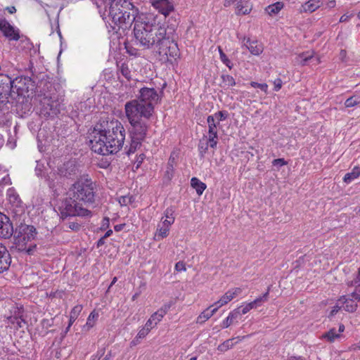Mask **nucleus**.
<instances>
[{"label": "nucleus", "instance_id": "393cba45", "mask_svg": "<svg viewBox=\"0 0 360 360\" xmlns=\"http://www.w3.org/2000/svg\"><path fill=\"white\" fill-rule=\"evenodd\" d=\"M359 176H360V167L356 166L350 172H348L345 175L343 181L346 184H349Z\"/></svg>", "mask_w": 360, "mask_h": 360}, {"label": "nucleus", "instance_id": "69168bd1", "mask_svg": "<svg viewBox=\"0 0 360 360\" xmlns=\"http://www.w3.org/2000/svg\"><path fill=\"white\" fill-rule=\"evenodd\" d=\"M124 226H125V224H117L114 226V229L115 231L118 232V231H122Z\"/></svg>", "mask_w": 360, "mask_h": 360}, {"label": "nucleus", "instance_id": "680f3d73", "mask_svg": "<svg viewBox=\"0 0 360 360\" xmlns=\"http://www.w3.org/2000/svg\"><path fill=\"white\" fill-rule=\"evenodd\" d=\"M274 84H275L274 90L276 91L280 90L281 88V86H282L281 80L280 79H276L274 82Z\"/></svg>", "mask_w": 360, "mask_h": 360}, {"label": "nucleus", "instance_id": "7ed1b4c3", "mask_svg": "<svg viewBox=\"0 0 360 360\" xmlns=\"http://www.w3.org/2000/svg\"><path fill=\"white\" fill-rule=\"evenodd\" d=\"M125 129L117 120L97 123L89 133V146L98 154H115L123 147Z\"/></svg>", "mask_w": 360, "mask_h": 360}, {"label": "nucleus", "instance_id": "ea45409f", "mask_svg": "<svg viewBox=\"0 0 360 360\" xmlns=\"http://www.w3.org/2000/svg\"><path fill=\"white\" fill-rule=\"evenodd\" d=\"M98 317V314L93 311L89 314L87 321H86V326H88L89 328H91L94 326L95 323V320L97 319Z\"/></svg>", "mask_w": 360, "mask_h": 360}, {"label": "nucleus", "instance_id": "9b49d317", "mask_svg": "<svg viewBox=\"0 0 360 360\" xmlns=\"http://www.w3.org/2000/svg\"><path fill=\"white\" fill-rule=\"evenodd\" d=\"M13 80L6 75L0 74V103L8 102V97L13 92Z\"/></svg>", "mask_w": 360, "mask_h": 360}, {"label": "nucleus", "instance_id": "a18cd8bd", "mask_svg": "<svg viewBox=\"0 0 360 360\" xmlns=\"http://www.w3.org/2000/svg\"><path fill=\"white\" fill-rule=\"evenodd\" d=\"M121 205H127L128 204H131L133 202L132 196H122L119 200Z\"/></svg>", "mask_w": 360, "mask_h": 360}, {"label": "nucleus", "instance_id": "6ab92c4d", "mask_svg": "<svg viewBox=\"0 0 360 360\" xmlns=\"http://www.w3.org/2000/svg\"><path fill=\"white\" fill-rule=\"evenodd\" d=\"M214 307V304L211 305L208 308H207L205 310H204L198 317L197 319V323H203L207 320H208L210 318H211L218 310V307H214L211 309L212 307Z\"/></svg>", "mask_w": 360, "mask_h": 360}, {"label": "nucleus", "instance_id": "4468645a", "mask_svg": "<svg viewBox=\"0 0 360 360\" xmlns=\"http://www.w3.org/2000/svg\"><path fill=\"white\" fill-rule=\"evenodd\" d=\"M0 31L10 41H18L20 37L19 30L15 29L5 18H0Z\"/></svg>", "mask_w": 360, "mask_h": 360}, {"label": "nucleus", "instance_id": "79ce46f5", "mask_svg": "<svg viewBox=\"0 0 360 360\" xmlns=\"http://www.w3.org/2000/svg\"><path fill=\"white\" fill-rule=\"evenodd\" d=\"M82 309V305L78 304L75 306L70 311V315L72 316V318H77L79 314L81 313Z\"/></svg>", "mask_w": 360, "mask_h": 360}, {"label": "nucleus", "instance_id": "a19ab883", "mask_svg": "<svg viewBox=\"0 0 360 360\" xmlns=\"http://www.w3.org/2000/svg\"><path fill=\"white\" fill-rule=\"evenodd\" d=\"M250 85L254 88L260 89L264 92H266L268 89V85L266 83H258L256 82H251Z\"/></svg>", "mask_w": 360, "mask_h": 360}, {"label": "nucleus", "instance_id": "e433bc0d", "mask_svg": "<svg viewBox=\"0 0 360 360\" xmlns=\"http://www.w3.org/2000/svg\"><path fill=\"white\" fill-rule=\"evenodd\" d=\"M269 289L270 288L269 287L267 291L265 293H264L262 296H259V297L254 300V302L256 304L257 307L261 306L262 303L268 300Z\"/></svg>", "mask_w": 360, "mask_h": 360}, {"label": "nucleus", "instance_id": "864d4df0", "mask_svg": "<svg viewBox=\"0 0 360 360\" xmlns=\"http://www.w3.org/2000/svg\"><path fill=\"white\" fill-rule=\"evenodd\" d=\"M11 184V179L8 176H4L0 181V188H4V186Z\"/></svg>", "mask_w": 360, "mask_h": 360}, {"label": "nucleus", "instance_id": "bf43d9fd", "mask_svg": "<svg viewBox=\"0 0 360 360\" xmlns=\"http://www.w3.org/2000/svg\"><path fill=\"white\" fill-rule=\"evenodd\" d=\"M352 15L344 14L340 18V22H345L349 21V20L352 18Z\"/></svg>", "mask_w": 360, "mask_h": 360}, {"label": "nucleus", "instance_id": "c85d7f7f", "mask_svg": "<svg viewBox=\"0 0 360 360\" xmlns=\"http://www.w3.org/2000/svg\"><path fill=\"white\" fill-rule=\"evenodd\" d=\"M283 3L281 1L276 2L266 8V11L270 15H276L283 8Z\"/></svg>", "mask_w": 360, "mask_h": 360}, {"label": "nucleus", "instance_id": "0eeeda50", "mask_svg": "<svg viewBox=\"0 0 360 360\" xmlns=\"http://www.w3.org/2000/svg\"><path fill=\"white\" fill-rule=\"evenodd\" d=\"M179 18H177V15L171 16L168 19V23L169 25L167 26V27H165L164 25H161L159 22H158L156 20V23H158L160 26L163 27L167 32H171L172 39L173 44H174V46H176V55L174 54L173 56H172V53H171V55H169L170 51H168V53L167 52L165 53V54H162V53H160L158 51V50H157L155 49H147L148 50H153V51L157 53L160 56H161L162 59H165V60H169L172 58H174L175 59L176 57H178L179 56V49L177 43L176 41L175 30H176V28L177 27V26L179 25Z\"/></svg>", "mask_w": 360, "mask_h": 360}, {"label": "nucleus", "instance_id": "f3484780", "mask_svg": "<svg viewBox=\"0 0 360 360\" xmlns=\"http://www.w3.org/2000/svg\"><path fill=\"white\" fill-rule=\"evenodd\" d=\"M242 290L240 288H236L234 289L229 290L217 302L214 304V306L216 305V307H218L219 309V307L232 300L235 297L240 294Z\"/></svg>", "mask_w": 360, "mask_h": 360}, {"label": "nucleus", "instance_id": "6e6d98bb", "mask_svg": "<svg viewBox=\"0 0 360 360\" xmlns=\"http://www.w3.org/2000/svg\"><path fill=\"white\" fill-rule=\"evenodd\" d=\"M175 165H176L175 158L173 157L172 155H171L169 158V160H168V162H167V167L174 168Z\"/></svg>", "mask_w": 360, "mask_h": 360}, {"label": "nucleus", "instance_id": "603ef678", "mask_svg": "<svg viewBox=\"0 0 360 360\" xmlns=\"http://www.w3.org/2000/svg\"><path fill=\"white\" fill-rule=\"evenodd\" d=\"M175 269L177 271H186V265L185 263L182 261L178 262L175 265Z\"/></svg>", "mask_w": 360, "mask_h": 360}, {"label": "nucleus", "instance_id": "2eb2a0df", "mask_svg": "<svg viewBox=\"0 0 360 360\" xmlns=\"http://www.w3.org/2000/svg\"><path fill=\"white\" fill-rule=\"evenodd\" d=\"M151 5L165 15V18L174 11V7L172 2L169 0H150Z\"/></svg>", "mask_w": 360, "mask_h": 360}, {"label": "nucleus", "instance_id": "1a4fd4ad", "mask_svg": "<svg viewBox=\"0 0 360 360\" xmlns=\"http://www.w3.org/2000/svg\"><path fill=\"white\" fill-rule=\"evenodd\" d=\"M13 80V92L16 90V94L19 96L32 94L36 88L35 82L30 77H17Z\"/></svg>", "mask_w": 360, "mask_h": 360}, {"label": "nucleus", "instance_id": "c756f323", "mask_svg": "<svg viewBox=\"0 0 360 360\" xmlns=\"http://www.w3.org/2000/svg\"><path fill=\"white\" fill-rule=\"evenodd\" d=\"M222 80V85L224 88L229 89L231 86H233L236 85L235 79L229 75L222 74L221 76Z\"/></svg>", "mask_w": 360, "mask_h": 360}, {"label": "nucleus", "instance_id": "cd10ccee", "mask_svg": "<svg viewBox=\"0 0 360 360\" xmlns=\"http://www.w3.org/2000/svg\"><path fill=\"white\" fill-rule=\"evenodd\" d=\"M174 214V210L172 207H167L164 212V217H165V219L162 223L171 226L174 222L175 219Z\"/></svg>", "mask_w": 360, "mask_h": 360}, {"label": "nucleus", "instance_id": "ddd939ff", "mask_svg": "<svg viewBox=\"0 0 360 360\" xmlns=\"http://www.w3.org/2000/svg\"><path fill=\"white\" fill-rule=\"evenodd\" d=\"M13 233L14 229L10 218L0 212V238L9 239Z\"/></svg>", "mask_w": 360, "mask_h": 360}, {"label": "nucleus", "instance_id": "bb28decb", "mask_svg": "<svg viewBox=\"0 0 360 360\" xmlns=\"http://www.w3.org/2000/svg\"><path fill=\"white\" fill-rule=\"evenodd\" d=\"M313 58V53L307 52H304L299 54L295 60L296 63L302 66L307 65V62Z\"/></svg>", "mask_w": 360, "mask_h": 360}, {"label": "nucleus", "instance_id": "58836bf2", "mask_svg": "<svg viewBox=\"0 0 360 360\" xmlns=\"http://www.w3.org/2000/svg\"><path fill=\"white\" fill-rule=\"evenodd\" d=\"M208 142H203L202 140L200 141L198 145V150L201 158H203L208 150Z\"/></svg>", "mask_w": 360, "mask_h": 360}, {"label": "nucleus", "instance_id": "7c9ffc66", "mask_svg": "<svg viewBox=\"0 0 360 360\" xmlns=\"http://www.w3.org/2000/svg\"><path fill=\"white\" fill-rule=\"evenodd\" d=\"M169 225L162 224V226L158 225L155 236L158 238V240L166 238L168 236L169 231Z\"/></svg>", "mask_w": 360, "mask_h": 360}, {"label": "nucleus", "instance_id": "a878e982", "mask_svg": "<svg viewBox=\"0 0 360 360\" xmlns=\"http://www.w3.org/2000/svg\"><path fill=\"white\" fill-rule=\"evenodd\" d=\"M239 312L235 309L229 313V316L224 320L221 328H226L229 327L234 321L239 318Z\"/></svg>", "mask_w": 360, "mask_h": 360}, {"label": "nucleus", "instance_id": "9d476101", "mask_svg": "<svg viewBox=\"0 0 360 360\" xmlns=\"http://www.w3.org/2000/svg\"><path fill=\"white\" fill-rule=\"evenodd\" d=\"M61 104L58 100L46 96L41 101L40 115L45 117H54L60 113Z\"/></svg>", "mask_w": 360, "mask_h": 360}, {"label": "nucleus", "instance_id": "5701e85b", "mask_svg": "<svg viewBox=\"0 0 360 360\" xmlns=\"http://www.w3.org/2000/svg\"><path fill=\"white\" fill-rule=\"evenodd\" d=\"M321 5L320 0H309L302 6L304 12L312 13L319 8Z\"/></svg>", "mask_w": 360, "mask_h": 360}, {"label": "nucleus", "instance_id": "774afa93", "mask_svg": "<svg viewBox=\"0 0 360 360\" xmlns=\"http://www.w3.org/2000/svg\"><path fill=\"white\" fill-rule=\"evenodd\" d=\"M6 10L11 14H13L16 12V8L15 6H8L6 8Z\"/></svg>", "mask_w": 360, "mask_h": 360}, {"label": "nucleus", "instance_id": "e2e57ef3", "mask_svg": "<svg viewBox=\"0 0 360 360\" xmlns=\"http://www.w3.org/2000/svg\"><path fill=\"white\" fill-rule=\"evenodd\" d=\"M110 225V220L108 217H104L103 220L102 229L108 228Z\"/></svg>", "mask_w": 360, "mask_h": 360}, {"label": "nucleus", "instance_id": "37998d69", "mask_svg": "<svg viewBox=\"0 0 360 360\" xmlns=\"http://www.w3.org/2000/svg\"><path fill=\"white\" fill-rule=\"evenodd\" d=\"M206 142H208V146L214 148L217 147L218 143V136L214 137L213 136H208V139Z\"/></svg>", "mask_w": 360, "mask_h": 360}, {"label": "nucleus", "instance_id": "a211bd4d", "mask_svg": "<svg viewBox=\"0 0 360 360\" xmlns=\"http://www.w3.org/2000/svg\"><path fill=\"white\" fill-rule=\"evenodd\" d=\"M246 41L244 43L243 46H245L252 55L259 56L263 52V46L257 40L252 41L250 38L246 39L244 37L243 41Z\"/></svg>", "mask_w": 360, "mask_h": 360}, {"label": "nucleus", "instance_id": "f257e3e1", "mask_svg": "<svg viewBox=\"0 0 360 360\" xmlns=\"http://www.w3.org/2000/svg\"><path fill=\"white\" fill-rule=\"evenodd\" d=\"M109 7L108 17L114 25L113 30H129L134 24V44L145 49H155L162 54L170 51L176 55V49L172 39L171 32L156 23V17L150 13H141L131 0Z\"/></svg>", "mask_w": 360, "mask_h": 360}, {"label": "nucleus", "instance_id": "c9c22d12", "mask_svg": "<svg viewBox=\"0 0 360 360\" xmlns=\"http://www.w3.org/2000/svg\"><path fill=\"white\" fill-rule=\"evenodd\" d=\"M149 333V330L146 328H142L138 333L135 338L131 342V345H136L139 343V340L144 338Z\"/></svg>", "mask_w": 360, "mask_h": 360}, {"label": "nucleus", "instance_id": "473e14b6", "mask_svg": "<svg viewBox=\"0 0 360 360\" xmlns=\"http://www.w3.org/2000/svg\"><path fill=\"white\" fill-rule=\"evenodd\" d=\"M7 196L10 202L16 206L20 202V198L13 188L7 191Z\"/></svg>", "mask_w": 360, "mask_h": 360}, {"label": "nucleus", "instance_id": "4be33fe9", "mask_svg": "<svg viewBox=\"0 0 360 360\" xmlns=\"http://www.w3.org/2000/svg\"><path fill=\"white\" fill-rule=\"evenodd\" d=\"M191 186L195 189L196 193L198 195H200L202 194L204 191L206 189L207 186L205 183L200 181L196 177H193L191 179Z\"/></svg>", "mask_w": 360, "mask_h": 360}, {"label": "nucleus", "instance_id": "20e7f679", "mask_svg": "<svg viewBox=\"0 0 360 360\" xmlns=\"http://www.w3.org/2000/svg\"><path fill=\"white\" fill-rule=\"evenodd\" d=\"M73 198L85 205H93L96 196V185L91 179H85L76 181L70 190Z\"/></svg>", "mask_w": 360, "mask_h": 360}, {"label": "nucleus", "instance_id": "423d86ee", "mask_svg": "<svg viewBox=\"0 0 360 360\" xmlns=\"http://www.w3.org/2000/svg\"><path fill=\"white\" fill-rule=\"evenodd\" d=\"M37 234L36 228L32 225L20 223L13 233V243L16 246L24 245L28 241L34 240Z\"/></svg>", "mask_w": 360, "mask_h": 360}, {"label": "nucleus", "instance_id": "f03ea898", "mask_svg": "<svg viewBox=\"0 0 360 360\" xmlns=\"http://www.w3.org/2000/svg\"><path fill=\"white\" fill-rule=\"evenodd\" d=\"M124 112L130 124L128 131L131 139L129 146H126L124 149L126 154L130 155L141 146L147 137L154 112L136 98L125 103Z\"/></svg>", "mask_w": 360, "mask_h": 360}, {"label": "nucleus", "instance_id": "412c9836", "mask_svg": "<svg viewBox=\"0 0 360 360\" xmlns=\"http://www.w3.org/2000/svg\"><path fill=\"white\" fill-rule=\"evenodd\" d=\"M208 124V136H213L217 137V126L219 124V122H216L214 116H208L207 118Z\"/></svg>", "mask_w": 360, "mask_h": 360}, {"label": "nucleus", "instance_id": "c03bdc74", "mask_svg": "<svg viewBox=\"0 0 360 360\" xmlns=\"http://www.w3.org/2000/svg\"><path fill=\"white\" fill-rule=\"evenodd\" d=\"M160 314H161L157 311L150 316V318L153 321L154 325H157L164 317V316H161Z\"/></svg>", "mask_w": 360, "mask_h": 360}, {"label": "nucleus", "instance_id": "49530a36", "mask_svg": "<svg viewBox=\"0 0 360 360\" xmlns=\"http://www.w3.org/2000/svg\"><path fill=\"white\" fill-rule=\"evenodd\" d=\"M220 60H221V62L226 66L228 67L230 70L232 69L233 65L232 63V62L229 59V58L226 56V55L225 54L224 56H221V57L220 58Z\"/></svg>", "mask_w": 360, "mask_h": 360}, {"label": "nucleus", "instance_id": "4d7b16f0", "mask_svg": "<svg viewBox=\"0 0 360 360\" xmlns=\"http://www.w3.org/2000/svg\"><path fill=\"white\" fill-rule=\"evenodd\" d=\"M156 325H154V322L150 318L146 323L144 328L148 329L149 331Z\"/></svg>", "mask_w": 360, "mask_h": 360}, {"label": "nucleus", "instance_id": "f704fd0d", "mask_svg": "<svg viewBox=\"0 0 360 360\" xmlns=\"http://www.w3.org/2000/svg\"><path fill=\"white\" fill-rule=\"evenodd\" d=\"M360 103V95H354L347 98L345 102L347 108H352Z\"/></svg>", "mask_w": 360, "mask_h": 360}, {"label": "nucleus", "instance_id": "b1692460", "mask_svg": "<svg viewBox=\"0 0 360 360\" xmlns=\"http://www.w3.org/2000/svg\"><path fill=\"white\" fill-rule=\"evenodd\" d=\"M240 340V339L239 337L226 340L218 346L217 349L221 352H226L228 349H231Z\"/></svg>", "mask_w": 360, "mask_h": 360}, {"label": "nucleus", "instance_id": "09e8293b", "mask_svg": "<svg viewBox=\"0 0 360 360\" xmlns=\"http://www.w3.org/2000/svg\"><path fill=\"white\" fill-rule=\"evenodd\" d=\"M13 323H16L18 328L22 327V323H25V321L21 316H14L13 320H11Z\"/></svg>", "mask_w": 360, "mask_h": 360}, {"label": "nucleus", "instance_id": "72a5a7b5", "mask_svg": "<svg viewBox=\"0 0 360 360\" xmlns=\"http://www.w3.org/2000/svg\"><path fill=\"white\" fill-rule=\"evenodd\" d=\"M340 333L336 332L335 328H332L327 333L323 335V338L326 339L328 341L333 342L336 338H340Z\"/></svg>", "mask_w": 360, "mask_h": 360}, {"label": "nucleus", "instance_id": "0e129e2a", "mask_svg": "<svg viewBox=\"0 0 360 360\" xmlns=\"http://www.w3.org/2000/svg\"><path fill=\"white\" fill-rule=\"evenodd\" d=\"M346 56H347V52L344 49H342L340 52V58L342 61L345 62V58H346Z\"/></svg>", "mask_w": 360, "mask_h": 360}, {"label": "nucleus", "instance_id": "5fc2aeb1", "mask_svg": "<svg viewBox=\"0 0 360 360\" xmlns=\"http://www.w3.org/2000/svg\"><path fill=\"white\" fill-rule=\"evenodd\" d=\"M121 72H122V75L124 76L126 78H129L130 71L127 66H124V65L122 66Z\"/></svg>", "mask_w": 360, "mask_h": 360}, {"label": "nucleus", "instance_id": "f8f14e48", "mask_svg": "<svg viewBox=\"0 0 360 360\" xmlns=\"http://www.w3.org/2000/svg\"><path fill=\"white\" fill-rule=\"evenodd\" d=\"M339 302L343 304L342 307L346 311L354 312L357 308V302H360V290L354 292L350 295L341 297Z\"/></svg>", "mask_w": 360, "mask_h": 360}, {"label": "nucleus", "instance_id": "4c0bfd02", "mask_svg": "<svg viewBox=\"0 0 360 360\" xmlns=\"http://www.w3.org/2000/svg\"><path fill=\"white\" fill-rule=\"evenodd\" d=\"M211 116H214V120H217L218 122H219L220 121L225 120L228 117L229 113L226 110H221L215 112L214 115H212Z\"/></svg>", "mask_w": 360, "mask_h": 360}, {"label": "nucleus", "instance_id": "2f4dec72", "mask_svg": "<svg viewBox=\"0 0 360 360\" xmlns=\"http://www.w3.org/2000/svg\"><path fill=\"white\" fill-rule=\"evenodd\" d=\"M174 168L166 167V170L162 177V183L164 185H168L170 184V181L174 176Z\"/></svg>", "mask_w": 360, "mask_h": 360}, {"label": "nucleus", "instance_id": "052dcab7", "mask_svg": "<svg viewBox=\"0 0 360 360\" xmlns=\"http://www.w3.org/2000/svg\"><path fill=\"white\" fill-rule=\"evenodd\" d=\"M69 228L74 231H77L80 228V225L78 223L76 222H72L69 224Z\"/></svg>", "mask_w": 360, "mask_h": 360}, {"label": "nucleus", "instance_id": "13d9d810", "mask_svg": "<svg viewBox=\"0 0 360 360\" xmlns=\"http://www.w3.org/2000/svg\"><path fill=\"white\" fill-rule=\"evenodd\" d=\"M340 308L341 307L338 306V304L335 305L330 312L329 317L335 316L339 311Z\"/></svg>", "mask_w": 360, "mask_h": 360}, {"label": "nucleus", "instance_id": "aec40b11", "mask_svg": "<svg viewBox=\"0 0 360 360\" xmlns=\"http://www.w3.org/2000/svg\"><path fill=\"white\" fill-rule=\"evenodd\" d=\"M252 10V6L248 1H241L237 2V7L236 13L238 15H246L250 13Z\"/></svg>", "mask_w": 360, "mask_h": 360}, {"label": "nucleus", "instance_id": "dca6fc26", "mask_svg": "<svg viewBox=\"0 0 360 360\" xmlns=\"http://www.w3.org/2000/svg\"><path fill=\"white\" fill-rule=\"evenodd\" d=\"M11 264V256L7 248L0 243V274L6 271Z\"/></svg>", "mask_w": 360, "mask_h": 360}, {"label": "nucleus", "instance_id": "39448f33", "mask_svg": "<svg viewBox=\"0 0 360 360\" xmlns=\"http://www.w3.org/2000/svg\"><path fill=\"white\" fill-rule=\"evenodd\" d=\"M60 215L63 219L69 217H88L91 212L79 205L78 201L73 198H65L59 207Z\"/></svg>", "mask_w": 360, "mask_h": 360}, {"label": "nucleus", "instance_id": "6e6552de", "mask_svg": "<svg viewBox=\"0 0 360 360\" xmlns=\"http://www.w3.org/2000/svg\"><path fill=\"white\" fill-rule=\"evenodd\" d=\"M136 99L146 106H150L154 112L155 106L161 101V96L154 88L144 86L139 89Z\"/></svg>", "mask_w": 360, "mask_h": 360}, {"label": "nucleus", "instance_id": "8fccbe9b", "mask_svg": "<svg viewBox=\"0 0 360 360\" xmlns=\"http://www.w3.org/2000/svg\"><path fill=\"white\" fill-rule=\"evenodd\" d=\"M272 165L276 167H282L287 165V162L283 158H278L273 160Z\"/></svg>", "mask_w": 360, "mask_h": 360}, {"label": "nucleus", "instance_id": "de8ad7c7", "mask_svg": "<svg viewBox=\"0 0 360 360\" xmlns=\"http://www.w3.org/2000/svg\"><path fill=\"white\" fill-rule=\"evenodd\" d=\"M171 307H172V302H169V303L165 304L158 311L161 314H160L161 316H165L167 313V311L169 310Z\"/></svg>", "mask_w": 360, "mask_h": 360}, {"label": "nucleus", "instance_id": "3c124183", "mask_svg": "<svg viewBox=\"0 0 360 360\" xmlns=\"http://www.w3.org/2000/svg\"><path fill=\"white\" fill-rule=\"evenodd\" d=\"M235 310L239 312V316H240L242 314H245L248 313L250 309L246 304L245 306H240L236 308Z\"/></svg>", "mask_w": 360, "mask_h": 360}, {"label": "nucleus", "instance_id": "338daca9", "mask_svg": "<svg viewBox=\"0 0 360 360\" xmlns=\"http://www.w3.org/2000/svg\"><path fill=\"white\" fill-rule=\"evenodd\" d=\"M105 238H104L103 236V237H101V238L97 241V243H96V246H97L98 248H99V247H101V246L105 244Z\"/></svg>", "mask_w": 360, "mask_h": 360}]
</instances>
